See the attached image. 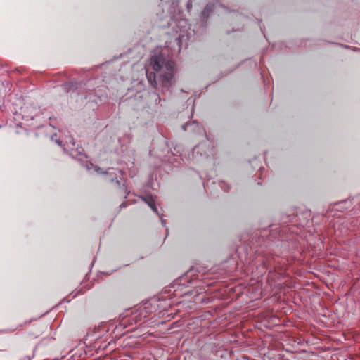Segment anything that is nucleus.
Instances as JSON below:
<instances>
[{
	"label": "nucleus",
	"mask_w": 360,
	"mask_h": 360,
	"mask_svg": "<svg viewBox=\"0 0 360 360\" xmlns=\"http://www.w3.org/2000/svg\"><path fill=\"white\" fill-rule=\"evenodd\" d=\"M63 146L64 151L68 153L70 156L74 158L79 157V160H82L83 149L79 147L75 148V143L72 139H70V141H67Z\"/></svg>",
	"instance_id": "4"
},
{
	"label": "nucleus",
	"mask_w": 360,
	"mask_h": 360,
	"mask_svg": "<svg viewBox=\"0 0 360 360\" xmlns=\"http://www.w3.org/2000/svg\"><path fill=\"white\" fill-rule=\"evenodd\" d=\"M220 186L224 191H228L229 190V186L226 182H221Z\"/></svg>",
	"instance_id": "9"
},
{
	"label": "nucleus",
	"mask_w": 360,
	"mask_h": 360,
	"mask_svg": "<svg viewBox=\"0 0 360 360\" xmlns=\"http://www.w3.org/2000/svg\"><path fill=\"white\" fill-rule=\"evenodd\" d=\"M120 207L122 208V207H127V205L125 202H122L121 205H120Z\"/></svg>",
	"instance_id": "13"
},
{
	"label": "nucleus",
	"mask_w": 360,
	"mask_h": 360,
	"mask_svg": "<svg viewBox=\"0 0 360 360\" xmlns=\"http://www.w3.org/2000/svg\"><path fill=\"white\" fill-rule=\"evenodd\" d=\"M86 167L87 170H91L92 168H94L95 171L100 174L102 173L101 169L97 166H94L91 162H86Z\"/></svg>",
	"instance_id": "7"
},
{
	"label": "nucleus",
	"mask_w": 360,
	"mask_h": 360,
	"mask_svg": "<svg viewBox=\"0 0 360 360\" xmlns=\"http://www.w3.org/2000/svg\"><path fill=\"white\" fill-rule=\"evenodd\" d=\"M36 115H37V112H34V114H32L31 112V115H27V117H30L32 120H33L34 117L36 116Z\"/></svg>",
	"instance_id": "11"
},
{
	"label": "nucleus",
	"mask_w": 360,
	"mask_h": 360,
	"mask_svg": "<svg viewBox=\"0 0 360 360\" xmlns=\"http://www.w3.org/2000/svg\"><path fill=\"white\" fill-rule=\"evenodd\" d=\"M212 7L210 5L206 6V7L204 8L202 15L203 18H206L208 17L209 13L212 11Z\"/></svg>",
	"instance_id": "8"
},
{
	"label": "nucleus",
	"mask_w": 360,
	"mask_h": 360,
	"mask_svg": "<svg viewBox=\"0 0 360 360\" xmlns=\"http://www.w3.org/2000/svg\"><path fill=\"white\" fill-rule=\"evenodd\" d=\"M105 174L106 180L110 182H114L115 181V184L117 186L120 187L121 186V181L119 180V178L122 176V172L121 170L108 169V170L105 172Z\"/></svg>",
	"instance_id": "5"
},
{
	"label": "nucleus",
	"mask_w": 360,
	"mask_h": 360,
	"mask_svg": "<svg viewBox=\"0 0 360 360\" xmlns=\"http://www.w3.org/2000/svg\"><path fill=\"white\" fill-rule=\"evenodd\" d=\"M155 103H158L160 101V96L159 94H155Z\"/></svg>",
	"instance_id": "10"
},
{
	"label": "nucleus",
	"mask_w": 360,
	"mask_h": 360,
	"mask_svg": "<svg viewBox=\"0 0 360 360\" xmlns=\"http://www.w3.org/2000/svg\"><path fill=\"white\" fill-rule=\"evenodd\" d=\"M30 359H31L30 357L29 356H27L25 358H23L22 360H30Z\"/></svg>",
	"instance_id": "14"
},
{
	"label": "nucleus",
	"mask_w": 360,
	"mask_h": 360,
	"mask_svg": "<svg viewBox=\"0 0 360 360\" xmlns=\"http://www.w3.org/2000/svg\"><path fill=\"white\" fill-rule=\"evenodd\" d=\"M185 131L204 134L205 140L197 145L191 153L188 155V159L195 162H199L201 159L207 158L210 155L212 154L213 146L211 141L208 139L205 129L198 122L193 121L186 122L182 126Z\"/></svg>",
	"instance_id": "2"
},
{
	"label": "nucleus",
	"mask_w": 360,
	"mask_h": 360,
	"mask_svg": "<svg viewBox=\"0 0 360 360\" xmlns=\"http://www.w3.org/2000/svg\"><path fill=\"white\" fill-rule=\"evenodd\" d=\"M179 30H176L174 41H167L165 46L161 51L155 50L150 56V66L154 72L146 70V77L150 84L157 89L158 82L156 74H158L160 82L164 89H169L172 86L174 72V63L170 57L177 55L183 45H186L190 39V33L186 29L187 22L181 20L176 23Z\"/></svg>",
	"instance_id": "1"
},
{
	"label": "nucleus",
	"mask_w": 360,
	"mask_h": 360,
	"mask_svg": "<svg viewBox=\"0 0 360 360\" xmlns=\"http://www.w3.org/2000/svg\"><path fill=\"white\" fill-rule=\"evenodd\" d=\"M161 221H162V224L163 225H165V220L161 219Z\"/></svg>",
	"instance_id": "15"
},
{
	"label": "nucleus",
	"mask_w": 360,
	"mask_h": 360,
	"mask_svg": "<svg viewBox=\"0 0 360 360\" xmlns=\"http://www.w3.org/2000/svg\"><path fill=\"white\" fill-rule=\"evenodd\" d=\"M141 198L143 201L148 204V205L154 212H155L157 214H159L158 208L155 205V198L152 194L146 193L144 195H142Z\"/></svg>",
	"instance_id": "6"
},
{
	"label": "nucleus",
	"mask_w": 360,
	"mask_h": 360,
	"mask_svg": "<svg viewBox=\"0 0 360 360\" xmlns=\"http://www.w3.org/2000/svg\"><path fill=\"white\" fill-rule=\"evenodd\" d=\"M56 142L59 145V146H61L62 145V141H59L58 139H56Z\"/></svg>",
	"instance_id": "12"
},
{
	"label": "nucleus",
	"mask_w": 360,
	"mask_h": 360,
	"mask_svg": "<svg viewBox=\"0 0 360 360\" xmlns=\"http://www.w3.org/2000/svg\"><path fill=\"white\" fill-rule=\"evenodd\" d=\"M155 311V304H153L152 302L144 303L137 309L132 311L128 318L124 317L122 320L123 324L128 323L129 325H141L143 323L149 315Z\"/></svg>",
	"instance_id": "3"
},
{
	"label": "nucleus",
	"mask_w": 360,
	"mask_h": 360,
	"mask_svg": "<svg viewBox=\"0 0 360 360\" xmlns=\"http://www.w3.org/2000/svg\"><path fill=\"white\" fill-rule=\"evenodd\" d=\"M287 222H288V221H284V220H283V221H282V223H283V224H286Z\"/></svg>",
	"instance_id": "16"
}]
</instances>
